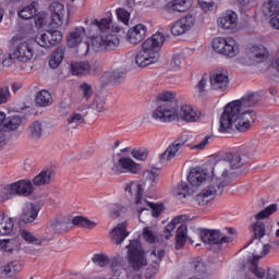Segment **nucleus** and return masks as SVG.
<instances>
[{
  "label": "nucleus",
  "mask_w": 279,
  "mask_h": 279,
  "mask_svg": "<svg viewBox=\"0 0 279 279\" xmlns=\"http://www.w3.org/2000/svg\"><path fill=\"white\" fill-rule=\"evenodd\" d=\"M256 147L254 146H242L239 154L228 155V159H221L216 161L213 167V178L209 184L195 197L198 206H206L213 197L223 194V189L230 186L232 182V174L234 169H241L243 165L250 162V158L254 156Z\"/></svg>",
  "instance_id": "nucleus-1"
},
{
  "label": "nucleus",
  "mask_w": 279,
  "mask_h": 279,
  "mask_svg": "<svg viewBox=\"0 0 279 279\" xmlns=\"http://www.w3.org/2000/svg\"><path fill=\"white\" fill-rule=\"evenodd\" d=\"M263 96L258 93H251L244 95L240 100L229 102L220 117L219 132H230V130H236V132H247L252 130V125L256 123L258 114L256 110L252 109L258 106Z\"/></svg>",
  "instance_id": "nucleus-2"
},
{
  "label": "nucleus",
  "mask_w": 279,
  "mask_h": 279,
  "mask_svg": "<svg viewBox=\"0 0 279 279\" xmlns=\"http://www.w3.org/2000/svg\"><path fill=\"white\" fill-rule=\"evenodd\" d=\"M201 112L193 109L191 105H184L178 109V99L173 92H162L157 96V108L153 112V118L162 121V123H171L172 121H186V123H195L199 121Z\"/></svg>",
  "instance_id": "nucleus-3"
},
{
  "label": "nucleus",
  "mask_w": 279,
  "mask_h": 279,
  "mask_svg": "<svg viewBox=\"0 0 279 279\" xmlns=\"http://www.w3.org/2000/svg\"><path fill=\"white\" fill-rule=\"evenodd\" d=\"M128 251V263L134 271H138L146 267L143 271L145 279L156 278L158 269L160 268V263L165 258L166 251L162 248H154L148 256H145V251H143V245L138 240H131L130 244L126 246Z\"/></svg>",
  "instance_id": "nucleus-4"
},
{
  "label": "nucleus",
  "mask_w": 279,
  "mask_h": 279,
  "mask_svg": "<svg viewBox=\"0 0 279 279\" xmlns=\"http://www.w3.org/2000/svg\"><path fill=\"white\" fill-rule=\"evenodd\" d=\"M112 20L101 19L100 21L94 20L89 24V34L100 32V35L93 37L92 47L94 51H112L119 47V37L114 34L108 33Z\"/></svg>",
  "instance_id": "nucleus-5"
},
{
  "label": "nucleus",
  "mask_w": 279,
  "mask_h": 279,
  "mask_svg": "<svg viewBox=\"0 0 279 279\" xmlns=\"http://www.w3.org/2000/svg\"><path fill=\"white\" fill-rule=\"evenodd\" d=\"M165 45V35L161 33L154 34L146 39L142 45V51L135 56V63L137 66H149L156 64L160 60V49Z\"/></svg>",
  "instance_id": "nucleus-6"
},
{
  "label": "nucleus",
  "mask_w": 279,
  "mask_h": 279,
  "mask_svg": "<svg viewBox=\"0 0 279 279\" xmlns=\"http://www.w3.org/2000/svg\"><path fill=\"white\" fill-rule=\"evenodd\" d=\"M125 191L129 193V195H134L138 217H141L143 210H147V206L148 208H151L153 217H158L162 213V205H156L154 203L147 202L146 199H143V193L145 189H143L141 183L131 182L126 185Z\"/></svg>",
  "instance_id": "nucleus-7"
},
{
  "label": "nucleus",
  "mask_w": 279,
  "mask_h": 279,
  "mask_svg": "<svg viewBox=\"0 0 279 279\" xmlns=\"http://www.w3.org/2000/svg\"><path fill=\"white\" fill-rule=\"evenodd\" d=\"M21 40H23L21 35H15L11 39L12 46L15 47L13 58L19 62H29L34 58V51L39 47L38 41L36 38L29 43Z\"/></svg>",
  "instance_id": "nucleus-8"
},
{
  "label": "nucleus",
  "mask_w": 279,
  "mask_h": 279,
  "mask_svg": "<svg viewBox=\"0 0 279 279\" xmlns=\"http://www.w3.org/2000/svg\"><path fill=\"white\" fill-rule=\"evenodd\" d=\"M34 193V184L29 180H20L7 185L3 190V199H12L15 195L29 197Z\"/></svg>",
  "instance_id": "nucleus-9"
},
{
  "label": "nucleus",
  "mask_w": 279,
  "mask_h": 279,
  "mask_svg": "<svg viewBox=\"0 0 279 279\" xmlns=\"http://www.w3.org/2000/svg\"><path fill=\"white\" fill-rule=\"evenodd\" d=\"M213 49L216 53H221V56H227V58H234L239 54V44L234 38H223L218 37L213 41Z\"/></svg>",
  "instance_id": "nucleus-10"
},
{
  "label": "nucleus",
  "mask_w": 279,
  "mask_h": 279,
  "mask_svg": "<svg viewBox=\"0 0 279 279\" xmlns=\"http://www.w3.org/2000/svg\"><path fill=\"white\" fill-rule=\"evenodd\" d=\"M278 210V205L277 204H271L268 207H266L264 210L259 211L258 214L255 215V219L257 220L253 226V232H254V239H252L247 245L254 243V240L256 239H263L265 234L267 233V230L265 229V223L259 221V219H267L269 215H274Z\"/></svg>",
  "instance_id": "nucleus-11"
},
{
  "label": "nucleus",
  "mask_w": 279,
  "mask_h": 279,
  "mask_svg": "<svg viewBox=\"0 0 279 279\" xmlns=\"http://www.w3.org/2000/svg\"><path fill=\"white\" fill-rule=\"evenodd\" d=\"M230 85V76L228 70L218 68L210 73V86L213 90H220L223 93L228 90Z\"/></svg>",
  "instance_id": "nucleus-12"
},
{
  "label": "nucleus",
  "mask_w": 279,
  "mask_h": 279,
  "mask_svg": "<svg viewBox=\"0 0 279 279\" xmlns=\"http://www.w3.org/2000/svg\"><path fill=\"white\" fill-rule=\"evenodd\" d=\"M35 39L39 47L49 49L62 43V32L57 29H48L45 33L37 35Z\"/></svg>",
  "instance_id": "nucleus-13"
},
{
  "label": "nucleus",
  "mask_w": 279,
  "mask_h": 279,
  "mask_svg": "<svg viewBox=\"0 0 279 279\" xmlns=\"http://www.w3.org/2000/svg\"><path fill=\"white\" fill-rule=\"evenodd\" d=\"M201 239L203 243H207L208 245H223V243H230L232 241V238L217 229H204L201 231Z\"/></svg>",
  "instance_id": "nucleus-14"
},
{
  "label": "nucleus",
  "mask_w": 279,
  "mask_h": 279,
  "mask_svg": "<svg viewBox=\"0 0 279 279\" xmlns=\"http://www.w3.org/2000/svg\"><path fill=\"white\" fill-rule=\"evenodd\" d=\"M141 165L136 163L132 158L122 157L111 168L113 175H121V173H138L141 171Z\"/></svg>",
  "instance_id": "nucleus-15"
},
{
  "label": "nucleus",
  "mask_w": 279,
  "mask_h": 279,
  "mask_svg": "<svg viewBox=\"0 0 279 279\" xmlns=\"http://www.w3.org/2000/svg\"><path fill=\"white\" fill-rule=\"evenodd\" d=\"M193 25H195V16L189 14L173 24L171 34L172 36H182L183 34H186V32H190Z\"/></svg>",
  "instance_id": "nucleus-16"
},
{
  "label": "nucleus",
  "mask_w": 279,
  "mask_h": 279,
  "mask_svg": "<svg viewBox=\"0 0 279 279\" xmlns=\"http://www.w3.org/2000/svg\"><path fill=\"white\" fill-rule=\"evenodd\" d=\"M145 36H147V26L144 24H137L131 27L126 34V38L131 45H140L145 40Z\"/></svg>",
  "instance_id": "nucleus-17"
},
{
  "label": "nucleus",
  "mask_w": 279,
  "mask_h": 279,
  "mask_svg": "<svg viewBox=\"0 0 279 279\" xmlns=\"http://www.w3.org/2000/svg\"><path fill=\"white\" fill-rule=\"evenodd\" d=\"M110 239L114 245H121L128 236H130V232L128 231V222L118 223L110 233Z\"/></svg>",
  "instance_id": "nucleus-18"
},
{
  "label": "nucleus",
  "mask_w": 279,
  "mask_h": 279,
  "mask_svg": "<svg viewBox=\"0 0 279 279\" xmlns=\"http://www.w3.org/2000/svg\"><path fill=\"white\" fill-rule=\"evenodd\" d=\"M218 25L222 29H236L239 15L234 11H227L218 19Z\"/></svg>",
  "instance_id": "nucleus-19"
},
{
  "label": "nucleus",
  "mask_w": 279,
  "mask_h": 279,
  "mask_svg": "<svg viewBox=\"0 0 279 279\" xmlns=\"http://www.w3.org/2000/svg\"><path fill=\"white\" fill-rule=\"evenodd\" d=\"M186 141L179 138L175 140L161 155H160V161L163 162L166 160L169 162L170 160H173L175 156H179L180 149L184 147V144Z\"/></svg>",
  "instance_id": "nucleus-20"
},
{
  "label": "nucleus",
  "mask_w": 279,
  "mask_h": 279,
  "mask_svg": "<svg viewBox=\"0 0 279 279\" xmlns=\"http://www.w3.org/2000/svg\"><path fill=\"white\" fill-rule=\"evenodd\" d=\"M52 27H60L62 25V19H64V4L60 2H52L50 4Z\"/></svg>",
  "instance_id": "nucleus-21"
},
{
  "label": "nucleus",
  "mask_w": 279,
  "mask_h": 279,
  "mask_svg": "<svg viewBox=\"0 0 279 279\" xmlns=\"http://www.w3.org/2000/svg\"><path fill=\"white\" fill-rule=\"evenodd\" d=\"M206 173L204 171V169L202 168H194L190 171L189 175H187V182H190V184L192 186H202V184H204V182H206Z\"/></svg>",
  "instance_id": "nucleus-22"
},
{
  "label": "nucleus",
  "mask_w": 279,
  "mask_h": 279,
  "mask_svg": "<svg viewBox=\"0 0 279 279\" xmlns=\"http://www.w3.org/2000/svg\"><path fill=\"white\" fill-rule=\"evenodd\" d=\"M84 34H86V29L82 26H78L70 32V35L68 36V47H70V49L77 47L82 43Z\"/></svg>",
  "instance_id": "nucleus-23"
},
{
  "label": "nucleus",
  "mask_w": 279,
  "mask_h": 279,
  "mask_svg": "<svg viewBox=\"0 0 279 279\" xmlns=\"http://www.w3.org/2000/svg\"><path fill=\"white\" fill-rule=\"evenodd\" d=\"M36 217H38V207H35L34 204L29 203L23 208L21 221L24 223H33V221H36Z\"/></svg>",
  "instance_id": "nucleus-24"
},
{
  "label": "nucleus",
  "mask_w": 279,
  "mask_h": 279,
  "mask_svg": "<svg viewBox=\"0 0 279 279\" xmlns=\"http://www.w3.org/2000/svg\"><path fill=\"white\" fill-rule=\"evenodd\" d=\"M250 271L258 279H276V271L268 270L267 275L265 276V269L259 268L258 265H256V262L251 263ZM248 279L254 278L248 277Z\"/></svg>",
  "instance_id": "nucleus-25"
},
{
  "label": "nucleus",
  "mask_w": 279,
  "mask_h": 279,
  "mask_svg": "<svg viewBox=\"0 0 279 279\" xmlns=\"http://www.w3.org/2000/svg\"><path fill=\"white\" fill-rule=\"evenodd\" d=\"M251 58L255 60V62H265V60L269 58V51L263 45L253 46L251 48Z\"/></svg>",
  "instance_id": "nucleus-26"
},
{
  "label": "nucleus",
  "mask_w": 279,
  "mask_h": 279,
  "mask_svg": "<svg viewBox=\"0 0 279 279\" xmlns=\"http://www.w3.org/2000/svg\"><path fill=\"white\" fill-rule=\"evenodd\" d=\"M53 175H56V173L52 170H44L33 179V184L35 186H45V184H50Z\"/></svg>",
  "instance_id": "nucleus-27"
},
{
  "label": "nucleus",
  "mask_w": 279,
  "mask_h": 279,
  "mask_svg": "<svg viewBox=\"0 0 279 279\" xmlns=\"http://www.w3.org/2000/svg\"><path fill=\"white\" fill-rule=\"evenodd\" d=\"M35 104L39 106L40 108H47V106H51L53 104V97L47 89H43L38 92Z\"/></svg>",
  "instance_id": "nucleus-28"
},
{
  "label": "nucleus",
  "mask_w": 279,
  "mask_h": 279,
  "mask_svg": "<svg viewBox=\"0 0 279 279\" xmlns=\"http://www.w3.org/2000/svg\"><path fill=\"white\" fill-rule=\"evenodd\" d=\"M110 267L113 274V278L128 279V270L123 268V266L121 265V260H119V258H112Z\"/></svg>",
  "instance_id": "nucleus-29"
},
{
  "label": "nucleus",
  "mask_w": 279,
  "mask_h": 279,
  "mask_svg": "<svg viewBox=\"0 0 279 279\" xmlns=\"http://www.w3.org/2000/svg\"><path fill=\"white\" fill-rule=\"evenodd\" d=\"M72 75H88L90 73V63L88 61L74 62L71 64Z\"/></svg>",
  "instance_id": "nucleus-30"
},
{
  "label": "nucleus",
  "mask_w": 279,
  "mask_h": 279,
  "mask_svg": "<svg viewBox=\"0 0 279 279\" xmlns=\"http://www.w3.org/2000/svg\"><path fill=\"white\" fill-rule=\"evenodd\" d=\"M265 16H277L279 14V0H268L262 7Z\"/></svg>",
  "instance_id": "nucleus-31"
},
{
  "label": "nucleus",
  "mask_w": 279,
  "mask_h": 279,
  "mask_svg": "<svg viewBox=\"0 0 279 279\" xmlns=\"http://www.w3.org/2000/svg\"><path fill=\"white\" fill-rule=\"evenodd\" d=\"M12 230H14L12 218L0 214V235L7 236L12 233Z\"/></svg>",
  "instance_id": "nucleus-32"
},
{
  "label": "nucleus",
  "mask_w": 279,
  "mask_h": 279,
  "mask_svg": "<svg viewBox=\"0 0 279 279\" xmlns=\"http://www.w3.org/2000/svg\"><path fill=\"white\" fill-rule=\"evenodd\" d=\"M104 77L111 82L112 84H121L125 80V72L123 70H112L105 72Z\"/></svg>",
  "instance_id": "nucleus-33"
},
{
  "label": "nucleus",
  "mask_w": 279,
  "mask_h": 279,
  "mask_svg": "<svg viewBox=\"0 0 279 279\" xmlns=\"http://www.w3.org/2000/svg\"><path fill=\"white\" fill-rule=\"evenodd\" d=\"M63 60H64V47H59L50 57V60H49L50 69H58V66L62 64Z\"/></svg>",
  "instance_id": "nucleus-34"
},
{
  "label": "nucleus",
  "mask_w": 279,
  "mask_h": 279,
  "mask_svg": "<svg viewBox=\"0 0 279 279\" xmlns=\"http://www.w3.org/2000/svg\"><path fill=\"white\" fill-rule=\"evenodd\" d=\"M38 2H32L31 5L23 8L19 12L20 19H23L24 21H29V19H34L36 16V12H38Z\"/></svg>",
  "instance_id": "nucleus-35"
},
{
  "label": "nucleus",
  "mask_w": 279,
  "mask_h": 279,
  "mask_svg": "<svg viewBox=\"0 0 279 279\" xmlns=\"http://www.w3.org/2000/svg\"><path fill=\"white\" fill-rule=\"evenodd\" d=\"M187 232L189 229L186 227V225L182 223L178 230H177V235H175V243H177V247L178 250H180V247H184L185 243H186V239H187Z\"/></svg>",
  "instance_id": "nucleus-36"
},
{
  "label": "nucleus",
  "mask_w": 279,
  "mask_h": 279,
  "mask_svg": "<svg viewBox=\"0 0 279 279\" xmlns=\"http://www.w3.org/2000/svg\"><path fill=\"white\" fill-rule=\"evenodd\" d=\"M28 136H31V138H33L34 141H38V138L43 136V122L34 121L28 126Z\"/></svg>",
  "instance_id": "nucleus-37"
},
{
  "label": "nucleus",
  "mask_w": 279,
  "mask_h": 279,
  "mask_svg": "<svg viewBox=\"0 0 279 279\" xmlns=\"http://www.w3.org/2000/svg\"><path fill=\"white\" fill-rule=\"evenodd\" d=\"M4 271L7 276H10V277L16 276V274L23 271V264H21V262L16 259L11 260L4 266Z\"/></svg>",
  "instance_id": "nucleus-38"
},
{
  "label": "nucleus",
  "mask_w": 279,
  "mask_h": 279,
  "mask_svg": "<svg viewBox=\"0 0 279 279\" xmlns=\"http://www.w3.org/2000/svg\"><path fill=\"white\" fill-rule=\"evenodd\" d=\"M73 226H77L78 228H88L89 230H93L97 226V222L90 221L88 218H85L83 216H76L72 219Z\"/></svg>",
  "instance_id": "nucleus-39"
},
{
  "label": "nucleus",
  "mask_w": 279,
  "mask_h": 279,
  "mask_svg": "<svg viewBox=\"0 0 279 279\" xmlns=\"http://www.w3.org/2000/svg\"><path fill=\"white\" fill-rule=\"evenodd\" d=\"M182 221V217H175L171 220L170 223L167 225V227L163 230V233L161 234V238H165L166 241H169L173 234H171L175 230V226Z\"/></svg>",
  "instance_id": "nucleus-40"
},
{
  "label": "nucleus",
  "mask_w": 279,
  "mask_h": 279,
  "mask_svg": "<svg viewBox=\"0 0 279 279\" xmlns=\"http://www.w3.org/2000/svg\"><path fill=\"white\" fill-rule=\"evenodd\" d=\"M109 213H110L111 219H119L121 215L128 213V208L119 204H111L109 205Z\"/></svg>",
  "instance_id": "nucleus-41"
},
{
  "label": "nucleus",
  "mask_w": 279,
  "mask_h": 279,
  "mask_svg": "<svg viewBox=\"0 0 279 279\" xmlns=\"http://www.w3.org/2000/svg\"><path fill=\"white\" fill-rule=\"evenodd\" d=\"M22 120L19 116H12L9 118H4V124L3 128H7V130H16L19 125H21Z\"/></svg>",
  "instance_id": "nucleus-42"
},
{
  "label": "nucleus",
  "mask_w": 279,
  "mask_h": 279,
  "mask_svg": "<svg viewBox=\"0 0 279 279\" xmlns=\"http://www.w3.org/2000/svg\"><path fill=\"white\" fill-rule=\"evenodd\" d=\"M158 175L159 173L154 170H145L143 172V179L145 182H148L150 186H154V184H158Z\"/></svg>",
  "instance_id": "nucleus-43"
},
{
  "label": "nucleus",
  "mask_w": 279,
  "mask_h": 279,
  "mask_svg": "<svg viewBox=\"0 0 279 279\" xmlns=\"http://www.w3.org/2000/svg\"><path fill=\"white\" fill-rule=\"evenodd\" d=\"M173 195L175 197H179V199H184L186 195H189V184L185 182H181L174 190H173Z\"/></svg>",
  "instance_id": "nucleus-44"
},
{
  "label": "nucleus",
  "mask_w": 279,
  "mask_h": 279,
  "mask_svg": "<svg viewBox=\"0 0 279 279\" xmlns=\"http://www.w3.org/2000/svg\"><path fill=\"white\" fill-rule=\"evenodd\" d=\"M191 8L189 0H174L172 3V10L174 12H186Z\"/></svg>",
  "instance_id": "nucleus-45"
},
{
  "label": "nucleus",
  "mask_w": 279,
  "mask_h": 279,
  "mask_svg": "<svg viewBox=\"0 0 279 279\" xmlns=\"http://www.w3.org/2000/svg\"><path fill=\"white\" fill-rule=\"evenodd\" d=\"M92 262L98 267H106V265L110 263V258H108L105 254H94Z\"/></svg>",
  "instance_id": "nucleus-46"
},
{
  "label": "nucleus",
  "mask_w": 279,
  "mask_h": 279,
  "mask_svg": "<svg viewBox=\"0 0 279 279\" xmlns=\"http://www.w3.org/2000/svg\"><path fill=\"white\" fill-rule=\"evenodd\" d=\"M143 236H144L145 241H147V243L158 242V235H156L154 233V231H151L149 229V227H146V228L143 229Z\"/></svg>",
  "instance_id": "nucleus-47"
},
{
  "label": "nucleus",
  "mask_w": 279,
  "mask_h": 279,
  "mask_svg": "<svg viewBox=\"0 0 279 279\" xmlns=\"http://www.w3.org/2000/svg\"><path fill=\"white\" fill-rule=\"evenodd\" d=\"M118 20L124 23V25H128L130 23V12L128 10L120 8L116 11Z\"/></svg>",
  "instance_id": "nucleus-48"
},
{
  "label": "nucleus",
  "mask_w": 279,
  "mask_h": 279,
  "mask_svg": "<svg viewBox=\"0 0 279 279\" xmlns=\"http://www.w3.org/2000/svg\"><path fill=\"white\" fill-rule=\"evenodd\" d=\"M81 90H82L83 99H86V101H88V99L93 97V85L88 83H83L81 85Z\"/></svg>",
  "instance_id": "nucleus-49"
},
{
  "label": "nucleus",
  "mask_w": 279,
  "mask_h": 279,
  "mask_svg": "<svg viewBox=\"0 0 279 279\" xmlns=\"http://www.w3.org/2000/svg\"><path fill=\"white\" fill-rule=\"evenodd\" d=\"M50 227L53 232H62V230H66V222L58 219H53L50 222Z\"/></svg>",
  "instance_id": "nucleus-50"
},
{
  "label": "nucleus",
  "mask_w": 279,
  "mask_h": 279,
  "mask_svg": "<svg viewBox=\"0 0 279 279\" xmlns=\"http://www.w3.org/2000/svg\"><path fill=\"white\" fill-rule=\"evenodd\" d=\"M10 97H12L10 94V87H0V105L8 104L10 101Z\"/></svg>",
  "instance_id": "nucleus-51"
},
{
  "label": "nucleus",
  "mask_w": 279,
  "mask_h": 279,
  "mask_svg": "<svg viewBox=\"0 0 279 279\" xmlns=\"http://www.w3.org/2000/svg\"><path fill=\"white\" fill-rule=\"evenodd\" d=\"M131 155L135 158V160H147V150L144 148L133 149Z\"/></svg>",
  "instance_id": "nucleus-52"
},
{
  "label": "nucleus",
  "mask_w": 279,
  "mask_h": 279,
  "mask_svg": "<svg viewBox=\"0 0 279 279\" xmlns=\"http://www.w3.org/2000/svg\"><path fill=\"white\" fill-rule=\"evenodd\" d=\"M106 100L101 97H96L93 102V108L97 110V112H104L106 110Z\"/></svg>",
  "instance_id": "nucleus-53"
},
{
  "label": "nucleus",
  "mask_w": 279,
  "mask_h": 279,
  "mask_svg": "<svg viewBox=\"0 0 279 279\" xmlns=\"http://www.w3.org/2000/svg\"><path fill=\"white\" fill-rule=\"evenodd\" d=\"M21 236H22V239H24V241H27V243H38V239H36L34 233H32L27 230H23L21 232Z\"/></svg>",
  "instance_id": "nucleus-54"
},
{
  "label": "nucleus",
  "mask_w": 279,
  "mask_h": 279,
  "mask_svg": "<svg viewBox=\"0 0 279 279\" xmlns=\"http://www.w3.org/2000/svg\"><path fill=\"white\" fill-rule=\"evenodd\" d=\"M68 123L71 125L73 123H78L82 124L84 123V117L81 113H72L69 118H68Z\"/></svg>",
  "instance_id": "nucleus-55"
},
{
  "label": "nucleus",
  "mask_w": 279,
  "mask_h": 279,
  "mask_svg": "<svg viewBox=\"0 0 279 279\" xmlns=\"http://www.w3.org/2000/svg\"><path fill=\"white\" fill-rule=\"evenodd\" d=\"M269 250H271V245L263 244V250H262L260 254L258 255V253L254 252L253 258H263V256H267V254H269Z\"/></svg>",
  "instance_id": "nucleus-56"
},
{
  "label": "nucleus",
  "mask_w": 279,
  "mask_h": 279,
  "mask_svg": "<svg viewBox=\"0 0 279 279\" xmlns=\"http://www.w3.org/2000/svg\"><path fill=\"white\" fill-rule=\"evenodd\" d=\"M198 5L205 12H210V10H213V8H215V2H213V1L206 2V1L199 0Z\"/></svg>",
  "instance_id": "nucleus-57"
},
{
  "label": "nucleus",
  "mask_w": 279,
  "mask_h": 279,
  "mask_svg": "<svg viewBox=\"0 0 279 279\" xmlns=\"http://www.w3.org/2000/svg\"><path fill=\"white\" fill-rule=\"evenodd\" d=\"M0 247L1 250H4L5 252H13V246H12V240H2L0 242Z\"/></svg>",
  "instance_id": "nucleus-58"
},
{
  "label": "nucleus",
  "mask_w": 279,
  "mask_h": 279,
  "mask_svg": "<svg viewBox=\"0 0 279 279\" xmlns=\"http://www.w3.org/2000/svg\"><path fill=\"white\" fill-rule=\"evenodd\" d=\"M70 108L69 105H66V102H61L59 106V112L61 114V117H66L70 112Z\"/></svg>",
  "instance_id": "nucleus-59"
},
{
  "label": "nucleus",
  "mask_w": 279,
  "mask_h": 279,
  "mask_svg": "<svg viewBox=\"0 0 279 279\" xmlns=\"http://www.w3.org/2000/svg\"><path fill=\"white\" fill-rule=\"evenodd\" d=\"M208 80H206V77H203L198 84L196 85V88L198 90V93H204L206 89V84H207Z\"/></svg>",
  "instance_id": "nucleus-60"
},
{
  "label": "nucleus",
  "mask_w": 279,
  "mask_h": 279,
  "mask_svg": "<svg viewBox=\"0 0 279 279\" xmlns=\"http://www.w3.org/2000/svg\"><path fill=\"white\" fill-rule=\"evenodd\" d=\"M270 25L275 29H279V13L270 19Z\"/></svg>",
  "instance_id": "nucleus-61"
},
{
  "label": "nucleus",
  "mask_w": 279,
  "mask_h": 279,
  "mask_svg": "<svg viewBox=\"0 0 279 279\" xmlns=\"http://www.w3.org/2000/svg\"><path fill=\"white\" fill-rule=\"evenodd\" d=\"M210 137H205L204 141L202 143H199L198 145L194 146V149H204L206 147V145H208V141Z\"/></svg>",
  "instance_id": "nucleus-62"
},
{
  "label": "nucleus",
  "mask_w": 279,
  "mask_h": 279,
  "mask_svg": "<svg viewBox=\"0 0 279 279\" xmlns=\"http://www.w3.org/2000/svg\"><path fill=\"white\" fill-rule=\"evenodd\" d=\"M172 62H173L174 66H180L182 64V56L175 54L172 58Z\"/></svg>",
  "instance_id": "nucleus-63"
},
{
  "label": "nucleus",
  "mask_w": 279,
  "mask_h": 279,
  "mask_svg": "<svg viewBox=\"0 0 279 279\" xmlns=\"http://www.w3.org/2000/svg\"><path fill=\"white\" fill-rule=\"evenodd\" d=\"M35 25H36V27H43V25H45V19L35 17Z\"/></svg>",
  "instance_id": "nucleus-64"
}]
</instances>
